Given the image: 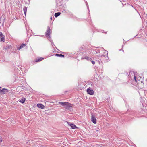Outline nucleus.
Returning a JSON list of instances; mask_svg holds the SVG:
<instances>
[{
  "label": "nucleus",
  "instance_id": "f8f14e48",
  "mask_svg": "<svg viewBox=\"0 0 147 147\" xmlns=\"http://www.w3.org/2000/svg\"><path fill=\"white\" fill-rule=\"evenodd\" d=\"M26 45L25 44H23L20 47L18 48V49L20 50V49L23 48L25 47Z\"/></svg>",
  "mask_w": 147,
  "mask_h": 147
},
{
  "label": "nucleus",
  "instance_id": "39448f33",
  "mask_svg": "<svg viewBox=\"0 0 147 147\" xmlns=\"http://www.w3.org/2000/svg\"><path fill=\"white\" fill-rule=\"evenodd\" d=\"M87 92L88 94L91 95H93L94 93L93 90L90 88H88L87 89Z\"/></svg>",
  "mask_w": 147,
  "mask_h": 147
},
{
  "label": "nucleus",
  "instance_id": "2eb2a0df",
  "mask_svg": "<svg viewBox=\"0 0 147 147\" xmlns=\"http://www.w3.org/2000/svg\"><path fill=\"white\" fill-rule=\"evenodd\" d=\"M84 58L88 60H90V61H91V60H92L91 58H90L87 56L85 57Z\"/></svg>",
  "mask_w": 147,
  "mask_h": 147
},
{
  "label": "nucleus",
  "instance_id": "f03ea898",
  "mask_svg": "<svg viewBox=\"0 0 147 147\" xmlns=\"http://www.w3.org/2000/svg\"><path fill=\"white\" fill-rule=\"evenodd\" d=\"M50 31L51 30L50 27L48 26L47 30L45 34L47 37H49V38L50 37Z\"/></svg>",
  "mask_w": 147,
  "mask_h": 147
},
{
  "label": "nucleus",
  "instance_id": "aec40b11",
  "mask_svg": "<svg viewBox=\"0 0 147 147\" xmlns=\"http://www.w3.org/2000/svg\"><path fill=\"white\" fill-rule=\"evenodd\" d=\"M1 87H0V90H1Z\"/></svg>",
  "mask_w": 147,
  "mask_h": 147
},
{
  "label": "nucleus",
  "instance_id": "6ab92c4d",
  "mask_svg": "<svg viewBox=\"0 0 147 147\" xmlns=\"http://www.w3.org/2000/svg\"><path fill=\"white\" fill-rule=\"evenodd\" d=\"M138 80H139L140 79H139V78H138Z\"/></svg>",
  "mask_w": 147,
  "mask_h": 147
},
{
  "label": "nucleus",
  "instance_id": "f257e3e1",
  "mask_svg": "<svg viewBox=\"0 0 147 147\" xmlns=\"http://www.w3.org/2000/svg\"><path fill=\"white\" fill-rule=\"evenodd\" d=\"M59 103L62 106L64 107L67 109H69L72 107V105L69 102H59Z\"/></svg>",
  "mask_w": 147,
  "mask_h": 147
},
{
  "label": "nucleus",
  "instance_id": "423d86ee",
  "mask_svg": "<svg viewBox=\"0 0 147 147\" xmlns=\"http://www.w3.org/2000/svg\"><path fill=\"white\" fill-rule=\"evenodd\" d=\"M0 38H1V40L3 42H4L5 41V36L3 35L1 32L0 33Z\"/></svg>",
  "mask_w": 147,
  "mask_h": 147
},
{
  "label": "nucleus",
  "instance_id": "4468645a",
  "mask_svg": "<svg viewBox=\"0 0 147 147\" xmlns=\"http://www.w3.org/2000/svg\"><path fill=\"white\" fill-rule=\"evenodd\" d=\"M55 55L56 56H59L60 57H64V55H63L62 54H55Z\"/></svg>",
  "mask_w": 147,
  "mask_h": 147
},
{
  "label": "nucleus",
  "instance_id": "7ed1b4c3",
  "mask_svg": "<svg viewBox=\"0 0 147 147\" xmlns=\"http://www.w3.org/2000/svg\"><path fill=\"white\" fill-rule=\"evenodd\" d=\"M8 92V90L7 89H3L0 90V94H5Z\"/></svg>",
  "mask_w": 147,
  "mask_h": 147
},
{
  "label": "nucleus",
  "instance_id": "a211bd4d",
  "mask_svg": "<svg viewBox=\"0 0 147 147\" xmlns=\"http://www.w3.org/2000/svg\"><path fill=\"white\" fill-rule=\"evenodd\" d=\"M2 142V140L1 138H0V142Z\"/></svg>",
  "mask_w": 147,
  "mask_h": 147
},
{
  "label": "nucleus",
  "instance_id": "6e6552de",
  "mask_svg": "<svg viewBox=\"0 0 147 147\" xmlns=\"http://www.w3.org/2000/svg\"><path fill=\"white\" fill-rule=\"evenodd\" d=\"M37 106L39 108L42 109H43L45 107L44 105L43 104H38L37 105Z\"/></svg>",
  "mask_w": 147,
  "mask_h": 147
},
{
  "label": "nucleus",
  "instance_id": "1a4fd4ad",
  "mask_svg": "<svg viewBox=\"0 0 147 147\" xmlns=\"http://www.w3.org/2000/svg\"><path fill=\"white\" fill-rule=\"evenodd\" d=\"M25 100L26 99L24 98L23 97L21 99L19 100V102L22 103H24L25 102Z\"/></svg>",
  "mask_w": 147,
  "mask_h": 147
},
{
  "label": "nucleus",
  "instance_id": "dca6fc26",
  "mask_svg": "<svg viewBox=\"0 0 147 147\" xmlns=\"http://www.w3.org/2000/svg\"><path fill=\"white\" fill-rule=\"evenodd\" d=\"M134 79L136 82H137L138 81V79L137 78H136V77L135 76H134Z\"/></svg>",
  "mask_w": 147,
  "mask_h": 147
},
{
  "label": "nucleus",
  "instance_id": "9d476101",
  "mask_svg": "<svg viewBox=\"0 0 147 147\" xmlns=\"http://www.w3.org/2000/svg\"><path fill=\"white\" fill-rule=\"evenodd\" d=\"M44 59V58H42V57H40L39 58H38L37 59H36L35 60V61L36 62H39V61H40L42 60H43Z\"/></svg>",
  "mask_w": 147,
  "mask_h": 147
},
{
  "label": "nucleus",
  "instance_id": "0eeeda50",
  "mask_svg": "<svg viewBox=\"0 0 147 147\" xmlns=\"http://www.w3.org/2000/svg\"><path fill=\"white\" fill-rule=\"evenodd\" d=\"M68 123V125L71 126L72 129H74L77 128L76 126L73 124L71 123Z\"/></svg>",
  "mask_w": 147,
  "mask_h": 147
},
{
  "label": "nucleus",
  "instance_id": "20e7f679",
  "mask_svg": "<svg viewBox=\"0 0 147 147\" xmlns=\"http://www.w3.org/2000/svg\"><path fill=\"white\" fill-rule=\"evenodd\" d=\"M91 121L93 122V123H94L96 124V122L95 117L92 114H91Z\"/></svg>",
  "mask_w": 147,
  "mask_h": 147
},
{
  "label": "nucleus",
  "instance_id": "f3484780",
  "mask_svg": "<svg viewBox=\"0 0 147 147\" xmlns=\"http://www.w3.org/2000/svg\"><path fill=\"white\" fill-rule=\"evenodd\" d=\"M91 61L92 63V64H95V62L94 61H92L91 60Z\"/></svg>",
  "mask_w": 147,
  "mask_h": 147
},
{
  "label": "nucleus",
  "instance_id": "412c9836",
  "mask_svg": "<svg viewBox=\"0 0 147 147\" xmlns=\"http://www.w3.org/2000/svg\"><path fill=\"white\" fill-rule=\"evenodd\" d=\"M51 19H52V17H51Z\"/></svg>",
  "mask_w": 147,
  "mask_h": 147
},
{
  "label": "nucleus",
  "instance_id": "9b49d317",
  "mask_svg": "<svg viewBox=\"0 0 147 147\" xmlns=\"http://www.w3.org/2000/svg\"><path fill=\"white\" fill-rule=\"evenodd\" d=\"M27 9V7H24L23 8V11L25 16H26V15Z\"/></svg>",
  "mask_w": 147,
  "mask_h": 147
},
{
  "label": "nucleus",
  "instance_id": "ddd939ff",
  "mask_svg": "<svg viewBox=\"0 0 147 147\" xmlns=\"http://www.w3.org/2000/svg\"><path fill=\"white\" fill-rule=\"evenodd\" d=\"M61 14V13L60 12H58L57 13H55V16L56 17H57L58 16L60 15Z\"/></svg>",
  "mask_w": 147,
  "mask_h": 147
}]
</instances>
